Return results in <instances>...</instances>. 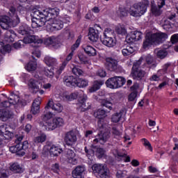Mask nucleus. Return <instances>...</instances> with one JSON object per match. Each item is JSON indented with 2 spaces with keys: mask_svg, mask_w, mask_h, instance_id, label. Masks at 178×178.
Masks as SVG:
<instances>
[{
  "mask_svg": "<svg viewBox=\"0 0 178 178\" xmlns=\"http://www.w3.org/2000/svg\"><path fill=\"white\" fill-rule=\"evenodd\" d=\"M168 38V35L165 33L157 32L155 33H147L146 40L143 42V47L147 48L149 45L161 44Z\"/></svg>",
  "mask_w": 178,
  "mask_h": 178,
  "instance_id": "f257e3e1",
  "label": "nucleus"
},
{
  "mask_svg": "<svg viewBox=\"0 0 178 178\" xmlns=\"http://www.w3.org/2000/svg\"><path fill=\"white\" fill-rule=\"evenodd\" d=\"M24 44H42V40L38 39L35 35H28L23 39Z\"/></svg>",
  "mask_w": 178,
  "mask_h": 178,
  "instance_id": "5701e85b",
  "label": "nucleus"
},
{
  "mask_svg": "<svg viewBox=\"0 0 178 178\" xmlns=\"http://www.w3.org/2000/svg\"><path fill=\"white\" fill-rule=\"evenodd\" d=\"M170 41L172 44H176V42H178V34H174L171 36Z\"/></svg>",
  "mask_w": 178,
  "mask_h": 178,
  "instance_id": "774afa93",
  "label": "nucleus"
},
{
  "mask_svg": "<svg viewBox=\"0 0 178 178\" xmlns=\"http://www.w3.org/2000/svg\"><path fill=\"white\" fill-rule=\"evenodd\" d=\"M33 19H40L41 17H51V16H58L59 15V9L52 8L51 10H40L35 9L31 14Z\"/></svg>",
  "mask_w": 178,
  "mask_h": 178,
  "instance_id": "7ed1b4c3",
  "label": "nucleus"
},
{
  "mask_svg": "<svg viewBox=\"0 0 178 178\" xmlns=\"http://www.w3.org/2000/svg\"><path fill=\"white\" fill-rule=\"evenodd\" d=\"M95 151L98 158H102L105 156V149L103 148H97V147L94 145H92L89 149H88L87 147H85V152L86 154V156L88 158V159L90 160V162L94 161V152H95Z\"/></svg>",
  "mask_w": 178,
  "mask_h": 178,
  "instance_id": "20e7f679",
  "label": "nucleus"
},
{
  "mask_svg": "<svg viewBox=\"0 0 178 178\" xmlns=\"http://www.w3.org/2000/svg\"><path fill=\"white\" fill-rule=\"evenodd\" d=\"M104 85V81H95L92 86L89 88V92H95V91H98L101 88V86Z\"/></svg>",
  "mask_w": 178,
  "mask_h": 178,
  "instance_id": "473e14b6",
  "label": "nucleus"
},
{
  "mask_svg": "<svg viewBox=\"0 0 178 178\" xmlns=\"http://www.w3.org/2000/svg\"><path fill=\"white\" fill-rule=\"evenodd\" d=\"M12 51V47L10 44H6L5 45L2 49H0L1 54L3 55H5V54H9Z\"/></svg>",
  "mask_w": 178,
  "mask_h": 178,
  "instance_id": "4d7b16f0",
  "label": "nucleus"
},
{
  "mask_svg": "<svg viewBox=\"0 0 178 178\" xmlns=\"http://www.w3.org/2000/svg\"><path fill=\"white\" fill-rule=\"evenodd\" d=\"M145 72L140 70V69H136V70H133L131 71V76L133 77V79H134L135 80H139L143 79V77L145 76Z\"/></svg>",
  "mask_w": 178,
  "mask_h": 178,
  "instance_id": "cd10ccee",
  "label": "nucleus"
},
{
  "mask_svg": "<svg viewBox=\"0 0 178 178\" xmlns=\"http://www.w3.org/2000/svg\"><path fill=\"white\" fill-rule=\"evenodd\" d=\"M141 141L143 145L147 148V149H149V151L152 152V146L151 145V143H149V141H148V140L143 138L141 139Z\"/></svg>",
  "mask_w": 178,
  "mask_h": 178,
  "instance_id": "bf43d9fd",
  "label": "nucleus"
},
{
  "mask_svg": "<svg viewBox=\"0 0 178 178\" xmlns=\"http://www.w3.org/2000/svg\"><path fill=\"white\" fill-rule=\"evenodd\" d=\"M28 87L33 94H37L40 91V81L37 79H31L28 82Z\"/></svg>",
  "mask_w": 178,
  "mask_h": 178,
  "instance_id": "6ab92c4d",
  "label": "nucleus"
},
{
  "mask_svg": "<svg viewBox=\"0 0 178 178\" xmlns=\"http://www.w3.org/2000/svg\"><path fill=\"white\" fill-rule=\"evenodd\" d=\"M134 52V47L131 45H127L122 50V53L124 56H129V55H131Z\"/></svg>",
  "mask_w": 178,
  "mask_h": 178,
  "instance_id": "a18cd8bd",
  "label": "nucleus"
},
{
  "mask_svg": "<svg viewBox=\"0 0 178 178\" xmlns=\"http://www.w3.org/2000/svg\"><path fill=\"white\" fill-rule=\"evenodd\" d=\"M31 28L26 24H23L19 29L18 33L22 35H27L28 34H31Z\"/></svg>",
  "mask_w": 178,
  "mask_h": 178,
  "instance_id": "c756f323",
  "label": "nucleus"
},
{
  "mask_svg": "<svg viewBox=\"0 0 178 178\" xmlns=\"http://www.w3.org/2000/svg\"><path fill=\"white\" fill-rule=\"evenodd\" d=\"M111 138V133L106 131L104 133L99 134L96 138L93 140L94 144L99 143V144L104 145Z\"/></svg>",
  "mask_w": 178,
  "mask_h": 178,
  "instance_id": "dca6fc26",
  "label": "nucleus"
},
{
  "mask_svg": "<svg viewBox=\"0 0 178 178\" xmlns=\"http://www.w3.org/2000/svg\"><path fill=\"white\" fill-rule=\"evenodd\" d=\"M47 140V135H45L44 134H40L39 136L35 137L33 141L34 143H35L36 144H40L44 143V141H46Z\"/></svg>",
  "mask_w": 178,
  "mask_h": 178,
  "instance_id": "de8ad7c7",
  "label": "nucleus"
},
{
  "mask_svg": "<svg viewBox=\"0 0 178 178\" xmlns=\"http://www.w3.org/2000/svg\"><path fill=\"white\" fill-rule=\"evenodd\" d=\"M44 126L46 127V130H55V129H57L54 118L46 121Z\"/></svg>",
  "mask_w": 178,
  "mask_h": 178,
  "instance_id": "37998d69",
  "label": "nucleus"
},
{
  "mask_svg": "<svg viewBox=\"0 0 178 178\" xmlns=\"http://www.w3.org/2000/svg\"><path fill=\"white\" fill-rule=\"evenodd\" d=\"M93 116L99 120L105 119V118H106V111L104 109L99 108L94 112Z\"/></svg>",
  "mask_w": 178,
  "mask_h": 178,
  "instance_id": "58836bf2",
  "label": "nucleus"
},
{
  "mask_svg": "<svg viewBox=\"0 0 178 178\" xmlns=\"http://www.w3.org/2000/svg\"><path fill=\"white\" fill-rule=\"evenodd\" d=\"M25 69L28 72H34L37 69V61H29L25 66Z\"/></svg>",
  "mask_w": 178,
  "mask_h": 178,
  "instance_id": "49530a36",
  "label": "nucleus"
},
{
  "mask_svg": "<svg viewBox=\"0 0 178 178\" xmlns=\"http://www.w3.org/2000/svg\"><path fill=\"white\" fill-rule=\"evenodd\" d=\"M51 15V19L49 20V22L47 24V31H51V33L54 31H58L59 30H62L63 29V22L60 19H53Z\"/></svg>",
  "mask_w": 178,
  "mask_h": 178,
  "instance_id": "0eeeda50",
  "label": "nucleus"
},
{
  "mask_svg": "<svg viewBox=\"0 0 178 178\" xmlns=\"http://www.w3.org/2000/svg\"><path fill=\"white\" fill-rule=\"evenodd\" d=\"M41 105V97L35 99L32 104L31 113L32 115H38L40 113V106Z\"/></svg>",
  "mask_w": 178,
  "mask_h": 178,
  "instance_id": "aec40b11",
  "label": "nucleus"
},
{
  "mask_svg": "<svg viewBox=\"0 0 178 178\" xmlns=\"http://www.w3.org/2000/svg\"><path fill=\"white\" fill-rule=\"evenodd\" d=\"M165 6V0H159L158 6H152L151 8L152 13L154 16H160L162 14L161 8Z\"/></svg>",
  "mask_w": 178,
  "mask_h": 178,
  "instance_id": "4be33fe9",
  "label": "nucleus"
},
{
  "mask_svg": "<svg viewBox=\"0 0 178 178\" xmlns=\"http://www.w3.org/2000/svg\"><path fill=\"white\" fill-rule=\"evenodd\" d=\"M44 74L47 76V77L52 79V77H54V69L51 68L50 70H45Z\"/></svg>",
  "mask_w": 178,
  "mask_h": 178,
  "instance_id": "e2e57ef3",
  "label": "nucleus"
},
{
  "mask_svg": "<svg viewBox=\"0 0 178 178\" xmlns=\"http://www.w3.org/2000/svg\"><path fill=\"white\" fill-rule=\"evenodd\" d=\"M113 34H114L113 30H112L110 28H107L104 30L103 36L102 37V38H113Z\"/></svg>",
  "mask_w": 178,
  "mask_h": 178,
  "instance_id": "8fccbe9b",
  "label": "nucleus"
},
{
  "mask_svg": "<svg viewBox=\"0 0 178 178\" xmlns=\"http://www.w3.org/2000/svg\"><path fill=\"white\" fill-rule=\"evenodd\" d=\"M136 98H137V91L132 92L128 97L129 101L131 102L135 101Z\"/></svg>",
  "mask_w": 178,
  "mask_h": 178,
  "instance_id": "338daca9",
  "label": "nucleus"
},
{
  "mask_svg": "<svg viewBox=\"0 0 178 178\" xmlns=\"http://www.w3.org/2000/svg\"><path fill=\"white\" fill-rule=\"evenodd\" d=\"M143 38V33L135 31L131 32L129 35L126 37V41L128 44L131 42H136V41H140Z\"/></svg>",
  "mask_w": 178,
  "mask_h": 178,
  "instance_id": "4468645a",
  "label": "nucleus"
},
{
  "mask_svg": "<svg viewBox=\"0 0 178 178\" xmlns=\"http://www.w3.org/2000/svg\"><path fill=\"white\" fill-rule=\"evenodd\" d=\"M115 32L117 34H120L121 35H126L127 31L126 30V28L124 26H118L115 28Z\"/></svg>",
  "mask_w": 178,
  "mask_h": 178,
  "instance_id": "603ef678",
  "label": "nucleus"
},
{
  "mask_svg": "<svg viewBox=\"0 0 178 178\" xmlns=\"http://www.w3.org/2000/svg\"><path fill=\"white\" fill-rule=\"evenodd\" d=\"M126 83V79L122 76H115L112 78H109L106 81V85L108 88H120L124 86Z\"/></svg>",
  "mask_w": 178,
  "mask_h": 178,
  "instance_id": "39448f33",
  "label": "nucleus"
},
{
  "mask_svg": "<svg viewBox=\"0 0 178 178\" xmlns=\"http://www.w3.org/2000/svg\"><path fill=\"white\" fill-rule=\"evenodd\" d=\"M63 81L67 87H76V79L73 76H65L63 78Z\"/></svg>",
  "mask_w": 178,
  "mask_h": 178,
  "instance_id": "a878e982",
  "label": "nucleus"
},
{
  "mask_svg": "<svg viewBox=\"0 0 178 178\" xmlns=\"http://www.w3.org/2000/svg\"><path fill=\"white\" fill-rule=\"evenodd\" d=\"M84 170H86L84 166L78 165L72 171V177L74 178H83V173H84Z\"/></svg>",
  "mask_w": 178,
  "mask_h": 178,
  "instance_id": "393cba45",
  "label": "nucleus"
},
{
  "mask_svg": "<svg viewBox=\"0 0 178 178\" xmlns=\"http://www.w3.org/2000/svg\"><path fill=\"white\" fill-rule=\"evenodd\" d=\"M78 58L81 63H83L84 65L88 63V58L87 56L81 53L78 54Z\"/></svg>",
  "mask_w": 178,
  "mask_h": 178,
  "instance_id": "13d9d810",
  "label": "nucleus"
},
{
  "mask_svg": "<svg viewBox=\"0 0 178 178\" xmlns=\"http://www.w3.org/2000/svg\"><path fill=\"white\" fill-rule=\"evenodd\" d=\"M44 63L49 67L56 66V65L58 64V61L56 60V58L49 56H46L44 58Z\"/></svg>",
  "mask_w": 178,
  "mask_h": 178,
  "instance_id": "2f4dec72",
  "label": "nucleus"
},
{
  "mask_svg": "<svg viewBox=\"0 0 178 178\" xmlns=\"http://www.w3.org/2000/svg\"><path fill=\"white\" fill-rule=\"evenodd\" d=\"M155 52L156 53L157 58H159V59H163L166 58V56L168 55V52L165 50L156 49Z\"/></svg>",
  "mask_w": 178,
  "mask_h": 178,
  "instance_id": "6e6d98bb",
  "label": "nucleus"
},
{
  "mask_svg": "<svg viewBox=\"0 0 178 178\" xmlns=\"http://www.w3.org/2000/svg\"><path fill=\"white\" fill-rule=\"evenodd\" d=\"M72 58H73V51H71L65 58V60L63 63L62 66L60 67L59 70L56 71L57 74H60L63 70H65V67L70 60H72Z\"/></svg>",
  "mask_w": 178,
  "mask_h": 178,
  "instance_id": "bb28decb",
  "label": "nucleus"
},
{
  "mask_svg": "<svg viewBox=\"0 0 178 178\" xmlns=\"http://www.w3.org/2000/svg\"><path fill=\"white\" fill-rule=\"evenodd\" d=\"M93 172L99 176L101 178H109L111 177V172L109 169L106 167V165L95 164L92 168Z\"/></svg>",
  "mask_w": 178,
  "mask_h": 178,
  "instance_id": "423d86ee",
  "label": "nucleus"
},
{
  "mask_svg": "<svg viewBox=\"0 0 178 178\" xmlns=\"http://www.w3.org/2000/svg\"><path fill=\"white\" fill-rule=\"evenodd\" d=\"M101 42L108 48H112L116 45V40L113 38H101Z\"/></svg>",
  "mask_w": 178,
  "mask_h": 178,
  "instance_id": "b1692460",
  "label": "nucleus"
},
{
  "mask_svg": "<svg viewBox=\"0 0 178 178\" xmlns=\"http://www.w3.org/2000/svg\"><path fill=\"white\" fill-rule=\"evenodd\" d=\"M146 63L150 69H154V67H156V60L151 55H147L146 56Z\"/></svg>",
  "mask_w": 178,
  "mask_h": 178,
  "instance_id": "72a5a7b5",
  "label": "nucleus"
},
{
  "mask_svg": "<svg viewBox=\"0 0 178 178\" xmlns=\"http://www.w3.org/2000/svg\"><path fill=\"white\" fill-rule=\"evenodd\" d=\"M101 105L102 106H105L106 108H108L109 111H112V106L113 104L111 102V101L108 100V99H104L101 101Z\"/></svg>",
  "mask_w": 178,
  "mask_h": 178,
  "instance_id": "864d4df0",
  "label": "nucleus"
},
{
  "mask_svg": "<svg viewBox=\"0 0 178 178\" xmlns=\"http://www.w3.org/2000/svg\"><path fill=\"white\" fill-rule=\"evenodd\" d=\"M84 51L88 56H97V50L91 46H85L83 47Z\"/></svg>",
  "mask_w": 178,
  "mask_h": 178,
  "instance_id": "4c0bfd02",
  "label": "nucleus"
},
{
  "mask_svg": "<svg viewBox=\"0 0 178 178\" xmlns=\"http://www.w3.org/2000/svg\"><path fill=\"white\" fill-rule=\"evenodd\" d=\"M10 170L14 173H23V172H24V169L17 163L11 165Z\"/></svg>",
  "mask_w": 178,
  "mask_h": 178,
  "instance_id": "79ce46f5",
  "label": "nucleus"
},
{
  "mask_svg": "<svg viewBox=\"0 0 178 178\" xmlns=\"http://www.w3.org/2000/svg\"><path fill=\"white\" fill-rule=\"evenodd\" d=\"M87 101V95H83L79 102L77 103V109L80 112H86L91 108V104L90 103L86 102Z\"/></svg>",
  "mask_w": 178,
  "mask_h": 178,
  "instance_id": "f3484780",
  "label": "nucleus"
},
{
  "mask_svg": "<svg viewBox=\"0 0 178 178\" xmlns=\"http://www.w3.org/2000/svg\"><path fill=\"white\" fill-rule=\"evenodd\" d=\"M124 115V110H121L118 113H115L112 115L111 120L113 123H118L120 120H122Z\"/></svg>",
  "mask_w": 178,
  "mask_h": 178,
  "instance_id": "f704fd0d",
  "label": "nucleus"
},
{
  "mask_svg": "<svg viewBox=\"0 0 178 178\" xmlns=\"http://www.w3.org/2000/svg\"><path fill=\"white\" fill-rule=\"evenodd\" d=\"M72 72L75 76H83V74H84V72L83 71V70L80 69L77 66H74L72 68Z\"/></svg>",
  "mask_w": 178,
  "mask_h": 178,
  "instance_id": "5fc2aeb1",
  "label": "nucleus"
},
{
  "mask_svg": "<svg viewBox=\"0 0 178 178\" xmlns=\"http://www.w3.org/2000/svg\"><path fill=\"white\" fill-rule=\"evenodd\" d=\"M10 118H13V112L9 110L0 111V119H1L3 122H6V120L10 119Z\"/></svg>",
  "mask_w": 178,
  "mask_h": 178,
  "instance_id": "c85d7f7f",
  "label": "nucleus"
},
{
  "mask_svg": "<svg viewBox=\"0 0 178 178\" xmlns=\"http://www.w3.org/2000/svg\"><path fill=\"white\" fill-rule=\"evenodd\" d=\"M64 141L69 147H72L77 142V134L73 131H70L65 134Z\"/></svg>",
  "mask_w": 178,
  "mask_h": 178,
  "instance_id": "9d476101",
  "label": "nucleus"
},
{
  "mask_svg": "<svg viewBox=\"0 0 178 178\" xmlns=\"http://www.w3.org/2000/svg\"><path fill=\"white\" fill-rule=\"evenodd\" d=\"M141 63H143V59H139L138 61L134 63L132 69L133 70H136V69H140V66H141Z\"/></svg>",
  "mask_w": 178,
  "mask_h": 178,
  "instance_id": "69168bd1",
  "label": "nucleus"
},
{
  "mask_svg": "<svg viewBox=\"0 0 178 178\" xmlns=\"http://www.w3.org/2000/svg\"><path fill=\"white\" fill-rule=\"evenodd\" d=\"M65 161L67 163H70L71 165H77L78 157L74 153V151L72 149H67L65 153Z\"/></svg>",
  "mask_w": 178,
  "mask_h": 178,
  "instance_id": "f8f14e48",
  "label": "nucleus"
},
{
  "mask_svg": "<svg viewBox=\"0 0 178 178\" xmlns=\"http://www.w3.org/2000/svg\"><path fill=\"white\" fill-rule=\"evenodd\" d=\"M9 15L11 17H15V26L20 23V19H19V16H17V11H16V8L10 7Z\"/></svg>",
  "mask_w": 178,
  "mask_h": 178,
  "instance_id": "c03bdc74",
  "label": "nucleus"
},
{
  "mask_svg": "<svg viewBox=\"0 0 178 178\" xmlns=\"http://www.w3.org/2000/svg\"><path fill=\"white\" fill-rule=\"evenodd\" d=\"M29 148V142L24 141L23 143H20L19 142V149L22 151V149L26 150Z\"/></svg>",
  "mask_w": 178,
  "mask_h": 178,
  "instance_id": "0e129e2a",
  "label": "nucleus"
},
{
  "mask_svg": "<svg viewBox=\"0 0 178 178\" xmlns=\"http://www.w3.org/2000/svg\"><path fill=\"white\" fill-rule=\"evenodd\" d=\"M54 122L56 124V127L58 129V127H62V126H64L65 124V120L60 117H55L54 118Z\"/></svg>",
  "mask_w": 178,
  "mask_h": 178,
  "instance_id": "3c124183",
  "label": "nucleus"
},
{
  "mask_svg": "<svg viewBox=\"0 0 178 178\" xmlns=\"http://www.w3.org/2000/svg\"><path fill=\"white\" fill-rule=\"evenodd\" d=\"M5 97V95L1 94L0 95V108H9L12 106V105H16V104H19V101H20V98L17 95H12L11 98H8V100H5L2 102V98Z\"/></svg>",
  "mask_w": 178,
  "mask_h": 178,
  "instance_id": "6e6552de",
  "label": "nucleus"
},
{
  "mask_svg": "<svg viewBox=\"0 0 178 178\" xmlns=\"http://www.w3.org/2000/svg\"><path fill=\"white\" fill-rule=\"evenodd\" d=\"M54 116V113L49 111V109H44V113L41 115L40 119L42 120V122H48V120H51L52 117Z\"/></svg>",
  "mask_w": 178,
  "mask_h": 178,
  "instance_id": "e433bc0d",
  "label": "nucleus"
},
{
  "mask_svg": "<svg viewBox=\"0 0 178 178\" xmlns=\"http://www.w3.org/2000/svg\"><path fill=\"white\" fill-rule=\"evenodd\" d=\"M106 67L110 72H118V69H122V67L118 65V60L113 58L106 59Z\"/></svg>",
  "mask_w": 178,
  "mask_h": 178,
  "instance_id": "a211bd4d",
  "label": "nucleus"
},
{
  "mask_svg": "<svg viewBox=\"0 0 178 178\" xmlns=\"http://www.w3.org/2000/svg\"><path fill=\"white\" fill-rule=\"evenodd\" d=\"M79 97L78 92L72 93L70 95H65L63 99L66 101H72V99H76Z\"/></svg>",
  "mask_w": 178,
  "mask_h": 178,
  "instance_id": "052dcab7",
  "label": "nucleus"
},
{
  "mask_svg": "<svg viewBox=\"0 0 178 178\" xmlns=\"http://www.w3.org/2000/svg\"><path fill=\"white\" fill-rule=\"evenodd\" d=\"M52 109L56 113H60L63 111V105L59 102L54 103L53 101L49 100L47 105L44 107V109Z\"/></svg>",
  "mask_w": 178,
  "mask_h": 178,
  "instance_id": "ddd939ff",
  "label": "nucleus"
},
{
  "mask_svg": "<svg viewBox=\"0 0 178 178\" xmlns=\"http://www.w3.org/2000/svg\"><path fill=\"white\" fill-rule=\"evenodd\" d=\"M102 29L99 24H95L89 29L88 38L92 42H97L99 38V33Z\"/></svg>",
  "mask_w": 178,
  "mask_h": 178,
  "instance_id": "1a4fd4ad",
  "label": "nucleus"
},
{
  "mask_svg": "<svg viewBox=\"0 0 178 178\" xmlns=\"http://www.w3.org/2000/svg\"><path fill=\"white\" fill-rule=\"evenodd\" d=\"M117 15L120 17H125V16H127V10H126V8H120L117 11Z\"/></svg>",
  "mask_w": 178,
  "mask_h": 178,
  "instance_id": "680f3d73",
  "label": "nucleus"
},
{
  "mask_svg": "<svg viewBox=\"0 0 178 178\" xmlns=\"http://www.w3.org/2000/svg\"><path fill=\"white\" fill-rule=\"evenodd\" d=\"M111 133L114 136V138L120 140L122 138V131H119L116 127L112 128Z\"/></svg>",
  "mask_w": 178,
  "mask_h": 178,
  "instance_id": "09e8293b",
  "label": "nucleus"
},
{
  "mask_svg": "<svg viewBox=\"0 0 178 178\" xmlns=\"http://www.w3.org/2000/svg\"><path fill=\"white\" fill-rule=\"evenodd\" d=\"M51 20V17H42L40 18L32 19V27L33 29H37L38 27H42L45 26V23H47Z\"/></svg>",
  "mask_w": 178,
  "mask_h": 178,
  "instance_id": "2eb2a0df",
  "label": "nucleus"
},
{
  "mask_svg": "<svg viewBox=\"0 0 178 178\" xmlns=\"http://www.w3.org/2000/svg\"><path fill=\"white\" fill-rule=\"evenodd\" d=\"M148 1L139 2L133 5L129 9V13L131 16L134 17H138L143 16L145 12H147V8L148 6Z\"/></svg>",
  "mask_w": 178,
  "mask_h": 178,
  "instance_id": "f03ea898",
  "label": "nucleus"
},
{
  "mask_svg": "<svg viewBox=\"0 0 178 178\" xmlns=\"http://www.w3.org/2000/svg\"><path fill=\"white\" fill-rule=\"evenodd\" d=\"M63 151L62 149L55 145H51L49 149L50 155L51 156H58L59 154H62Z\"/></svg>",
  "mask_w": 178,
  "mask_h": 178,
  "instance_id": "c9c22d12",
  "label": "nucleus"
},
{
  "mask_svg": "<svg viewBox=\"0 0 178 178\" xmlns=\"http://www.w3.org/2000/svg\"><path fill=\"white\" fill-rule=\"evenodd\" d=\"M0 26L3 30H8L12 26V20L8 16H1L0 17Z\"/></svg>",
  "mask_w": 178,
  "mask_h": 178,
  "instance_id": "412c9836",
  "label": "nucleus"
},
{
  "mask_svg": "<svg viewBox=\"0 0 178 178\" xmlns=\"http://www.w3.org/2000/svg\"><path fill=\"white\" fill-rule=\"evenodd\" d=\"M4 38L8 42H13V41H15V38H16V33H15V31H6Z\"/></svg>",
  "mask_w": 178,
  "mask_h": 178,
  "instance_id": "7c9ffc66",
  "label": "nucleus"
},
{
  "mask_svg": "<svg viewBox=\"0 0 178 178\" xmlns=\"http://www.w3.org/2000/svg\"><path fill=\"white\" fill-rule=\"evenodd\" d=\"M23 140V136H17L16 145L10 147L9 149L13 154H17L19 156H24L26 154L24 151L20 152V143Z\"/></svg>",
  "mask_w": 178,
  "mask_h": 178,
  "instance_id": "9b49d317",
  "label": "nucleus"
},
{
  "mask_svg": "<svg viewBox=\"0 0 178 178\" xmlns=\"http://www.w3.org/2000/svg\"><path fill=\"white\" fill-rule=\"evenodd\" d=\"M88 86V80L79 78L76 81L75 87H79V88H84Z\"/></svg>",
  "mask_w": 178,
  "mask_h": 178,
  "instance_id": "a19ab883",
  "label": "nucleus"
},
{
  "mask_svg": "<svg viewBox=\"0 0 178 178\" xmlns=\"http://www.w3.org/2000/svg\"><path fill=\"white\" fill-rule=\"evenodd\" d=\"M0 136H8V137L12 136V132L9 131L8 125L0 126Z\"/></svg>",
  "mask_w": 178,
  "mask_h": 178,
  "instance_id": "ea45409f",
  "label": "nucleus"
}]
</instances>
